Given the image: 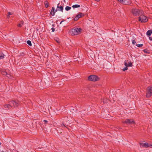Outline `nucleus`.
<instances>
[{
	"instance_id": "f257e3e1",
	"label": "nucleus",
	"mask_w": 152,
	"mask_h": 152,
	"mask_svg": "<svg viewBox=\"0 0 152 152\" xmlns=\"http://www.w3.org/2000/svg\"><path fill=\"white\" fill-rule=\"evenodd\" d=\"M82 31V29L80 28H74L71 29L69 33L72 35H76L80 34Z\"/></svg>"
},
{
	"instance_id": "f03ea898",
	"label": "nucleus",
	"mask_w": 152,
	"mask_h": 152,
	"mask_svg": "<svg viewBox=\"0 0 152 152\" xmlns=\"http://www.w3.org/2000/svg\"><path fill=\"white\" fill-rule=\"evenodd\" d=\"M132 12L133 14L135 16L142 14L143 12L142 10H139L137 9H133L132 10Z\"/></svg>"
},
{
	"instance_id": "7ed1b4c3",
	"label": "nucleus",
	"mask_w": 152,
	"mask_h": 152,
	"mask_svg": "<svg viewBox=\"0 0 152 152\" xmlns=\"http://www.w3.org/2000/svg\"><path fill=\"white\" fill-rule=\"evenodd\" d=\"M152 94V86L148 87L147 88L146 97L148 98L150 97Z\"/></svg>"
},
{
	"instance_id": "20e7f679",
	"label": "nucleus",
	"mask_w": 152,
	"mask_h": 152,
	"mask_svg": "<svg viewBox=\"0 0 152 152\" xmlns=\"http://www.w3.org/2000/svg\"><path fill=\"white\" fill-rule=\"evenodd\" d=\"M139 17V21L141 23H145L148 21V19L146 16L144 15L140 14Z\"/></svg>"
},
{
	"instance_id": "39448f33",
	"label": "nucleus",
	"mask_w": 152,
	"mask_h": 152,
	"mask_svg": "<svg viewBox=\"0 0 152 152\" xmlns=\"http://www.w3.org/2000/svg\"><path fill=\"white\" fill-rule=\"evenodd\" d=\"M99 77L95 75H91L88 77V79L89 80L92 81H96L99 80Z\"/></svg>"
},
{
	"instance_id": "423d86ee",
	"label": "nucleus",
	"mask_w": 152,
	"mask_h": 152,
	"mask_svg": "<svg viewBox=\"0 0 152 152\" xmlns=\"http://www.w3.org/2000/svg\"><path fill=\"white\" fill-rule=\"evenodd\" d=\"M120 3L126 5H129L130 3V0H117Z\"/></svg>"
},
{
	"instance_id": "0eeeda50",
	"label": "nucleus",
	"mask_w": 152,
	"mask_h": 152,
	"mask_svg": "<svg viewBox=\"0 0 152 152\" xmlns=\"http://www.w3.org/2000/svg\"><path fill=\"white\" fill-rule=\"evenodd\" d=\"M124 123H126V124H134L135 122L132 119H127L125 121H123Z\"/></svg>"
},
{
	"instance_id": "6e6552de",
	"label": "nucleus",
	"mask_w": 152,
	"mask_h": 152,
	"mask_svg": "<svg viewBox=\"0 0 152 152\" xmlns=\"http://www.w3.org/2000/svg\"><path fill=\"white\" fill-rule=\"evenodd\" d=\"M10 103L12 104V107H17L19 104V103L18 101H10Z\"/></svg>"
},
{
	"instance_id": "1a4fd4ad",
	"label": "nucleus",
	"mask_w": 152,
	"mask_h": 152,
	"mask_svg": "<svg viewBox=\"0 0 152 152\" xmlns=\"http://www.w3.org/2000/svg\"><path fill=\"white\" fill-rule=\"evenodd\" d=\"M4 108L6 109H9L12 107V104L10 103V101L9 102L8 104H4Z\"/></svg>"
},
{
	"instance_id": "9d476101",
	"label": "nucleus",
	"mask_w": 152,
	"mask_h": 152,
	"mask_svg": "<svg viewBox=\"0 0 152 152\" xmlns=\"http://www.w3.org/2000/svg\"><path fill=\"white\" fill-rule=\"evenodd\" d=\"M140 147H141L147 148L150 146H152L151 145H149L147 143H141L140 144Z\"/></svg>"
},
{
	"instance_id": "9b49d317",
	"label": "nucleus",
	"mask_w": 152,
	"mask_h": 152,
	"mask_svg": "<svg viewBox=\"0 0 152 152\" xmlns=\"http://www.w3.org/2000/svg\"><path fill=\"white\" fill-rule=\"evenodd\" d=\"M84 16V15L82 13H79L77 15L74 19V20L75 21L77 20H78L79 18L81 17L82 16Z\"/></svg>"
},
{
	"instance_id": "f8f14e48",
	"label": "nucleus",
	"mask_w": 152,
	"mask_h": 152,
	"mask_svg": "<svg viewBox=\"0 0 152 152\" xmlns=\"http://www.w3.org/2000/svg\"><path fill=\"white\" fill-rule=\"evenodd\" d=\"M124 65L126 66V67H129V66H132V64L131 62H129L128 64L127 63L126 61H124Z\"/></svg>"
},
{
	"instance_id": "ddd939ff",
	"label": "nucleus",
	"mask_w": 152,
	"mask_h": 152,
	"mask_svg": "<svg viewBox=\"0 0 152 152\" xmlns=\"http://www.w3.org/2000/svg\"><path fill=\"white\" fill-rule=\"evenodd\" d=\"M0 72L1 74L4 75H7V73L6 72L5 70L1 69L0 70Z\"/></svg>"
},
{
	"instance_id": "4468645a",
	"label": "nucleus",
	"mask_w": 152,
	"mask_h": 152,
	"mask_svg": "<svg viewBox=\"0 0 152 152\" xmlns=\"http://www.w3.org/2000/svg\"><path fill=\"white\" fill-rule=\"evenodd\" d=\"M55 8L54 7H52V8L51 10L50 13L52 16H53L55 15Z\"/></svg>"
},
{
	"instance_id": "2eb2a0df",
	"label": "nucleus",
	"mask_w": 152,
	"mask_h": 152,
	"mask_svg": "<svg viewBox=\"0 0 152 152\" xmlns=\"http://www.w3.org/2000/svg\"><path fill=\"white\" fill-rule=\"evenodd\" d=\"M152 33V30H148L146 33V34L148 36H150Z\"/></svg>"
},
{
	"instance_id": "dca6fc26",
	"label": "nucleus",
	"mask_w": 152,
	"mask_h": 152,
	"mask_svg": "<svg viewBox=\"0 0 152 152\" xmlns=\"http://www.w3.org/2000/svg\"><path fill=\"white\" fill-rule=\"evenodd\" d=\"M80 7V6L78 4H75V5H73L72 6V7L73 8H79V7Z\"/></svg>"
},
{
	"instance_id": "f3484780",
	"label": "nucleus",
	"mask_w": 152,
	"mask_h": 152,
	"mask_svg": "<svg viewBox=\"0 0 152 152\" xmlns=\"http://www.w3.org/2000/svg\"><path fill=\"white\" fill-rule=\"evenodd\" d=\"M59 3H58V5H57V8H59V9H60V10L62 12L63 11V7L62 6H60V7H59Z\"/></svg>"
},
{
	"instance_id": "a211bd4d",
	"label": "nucleus",
	"mask_w": 152,
	"mask_h": 152,
	"mask_svg": "<svg viewBox=\"0 0 152 152\" xmlns=\"http://www.w3.org/2000/svg\"><path fill=\"white\" fill-rule=\"evenodd\" d=\"M23 21H21L20 23H19L18 25V27H21L22 26H23Z\"/></svg>"
},
{
	"instance_id": "6ab92c4d",
	"label": "nucleus",
	"mask_w": 152,
	"mask_h": 152,
	"mask_svg": "<svg viewBox=\"0 0 152 152\" xmlns=\"http://www.w3.org/2000/svg\"><path fill=\"white\" fill-rule=\"evenodd\" d=\"M71 9V7L69 6H67L65 7V10L66 11H68L70 10Z\"/></svg>"
},
{
	"instance_id": "aec40b11",
	"label": "nucleus",
	"mask_w": 152,
	"mask_h": 152,
	"mask_svg": "<svg viewBox=\"0 0 152 152\" xmlns=\"http://www.w3.org/2000/svg\"><path fill=\"white\" fill-rule=\"evenodd\" d=\"M4 58V55L3 54H0V59H3Z\"/></svg>"
},
{
	"instance_id": "412c9836",
	"label": "nucleus",
	"mask_w": 152,
	"mask_h": 152,
	"mask_svg": "<svg viewBox=\"0 0 152 152\" xmlns=\"http://www.w3.org/2000/svg\"><path fill=\"white\" fill-rule=\"evenodd\" d=\"M45 4L46 7L47 8L48 7V2L47 1H46L45 2Z\"/></svg>"
},
{
	"instance_id": "4be33fe9",
	"label": "nucleus",
	"mask_w": 152,
	"mask_h": 152,
	"mask_svg": "<svg viewBox=\"0 0 152 152\" xmlns=\"http://www.w3.org/2000/svg\"><path fill=\"white\" fill-rule=\"evenodd\" d=\"M27 43L28 45L29 46H31V42L30 40H28L27 41Z\"/></svg>"
},
{
	"instance_id": "5701e85b",
	"label": "nucleus",
	"mask_w": 152,
	"mask_h": 152,
	"mask_svg": "<svg viewBox=\"0 0 152 152\" xmlns=\"http://www.w3.org/2000/svg\"><path fill=\"white\" fill-rule=\"evenodd\" d=\"M12 13L10 12H9L8 13V15H7V17L8 18H9L10 17V15H12Z\"/></svg>"
},
{
	"instance_id": "b1692460",
	"label": "nucleus",
	"mask_w": 152,
	"mask_h": 152,
	"mask_svg": "<svg viewBox=\"0 0 152 152\" xmlns=\"http://www.w3.org/2000/svg\"><path fill=\"white\" fill-rule=\"evenodd\" d=\"M55 40L56 41V42L58 43H59L60 42V40L59 39H58V38H56L55 39Z\"/></svg>"
},
{
	"instance_id": "393cba45",
	"label": "nucleus",
	"mask_w": 152,
	"mask_h": 152,
	"mask_svg": "<svg viewBox=\"0 0 152 152\" xmlns=\"http://www.w3.org/2000/svg\"><path fill=\"white\" fill-rule=\"evenodd\" d=\"M136 45L138 47H142V46L143 45L142 44H137V45Z\"/></svg>"
},
{
	"instance_id": "a878e982",
	"label": "nucleus",
	"mask_w": 152,
	"mask_h": 152,
	"mask_svg": "<svg viewBox=\"0 0 152 152\" xmlns=\"http://www.w3.org/2000/svg\"><path fill=\"white\" fill-rule=\"evenodd\" d=\"M7 75V77H8V78H10L11 79H12V78L11 77V76L10 75L7 74V75Z\"/></svg>"
},
{
	"instance_id": "bb28decb",
	"label": "nucleus",
	"mask_w": 152,
	"mask_h": 152,
	"mask_svg": "<svg viewBox=\"0 0 152 152\" xmlns=\"http://www.w3.org/2000/svg\"><path fill=\"white\" fill-rule=\"evenodd\" d=\"M127 67H128L126 66L123 69V70L124 71H125L127 70L128 69Z\"/></svg>"
},
{
	"instance_id": "cd10ccee",
	"label": "nucleus",
	"mask_w": 152,
	"mask_h": 152,
	"mask_svg": "<svg viewBox=\"0 0 152 152\" xmlns=\"http://www.w3.org/2000/svg\"><path fill=\"white\" fill-rule=\"evenodd\" d=\"M132 42L133 44L134 45L136 43V41L134 40H132Z\"/></svg>"
},
{
	"instance_id": "c85d7f7f",
	"label": "nucleus",
	"mask_w": 152,
	"mask_h": 152,
	"mask_svg": "<svg viewBox=\"0 0 152 152\" xmlns=\"http://www.w3.org/2000/svg\"><path fill=\"white\" fill-rule=\"evenodd\" d=\"M149 39L150 40L152 41V37H149Z\"/></svg>"
},
{
	"instance_id": "c756f323",
	"label": "nucleus",
	"mask_w": 152,
	"mask_h": 152,
	"mask_svg": "<svg viewBox=\"0 0 152 152\" xmlns=\"http://www.w3.org/2000/svg\"><path fill=\"white\" fill-rule=\"evenodd\" d=\"M43 121L45 123H47L48 122V121L46 120H44Z\"/></svg>"
},
{
	"instance_id": "7c9ffc66",
	"label": "nucleus",
	"mask_w": 152,
	"mask_h": 152,
	"mask_svg": "<svg viewBox=\"0 0 152 152\" xmlns=\"http://www.w3.org/2000/svg\"><path fill=\"white\" fill-rule=\"evenodd\" d=\"M52 29L53 32H54L55 31V29L53 28H52Z\"/></svg>"
},
{
	"instance_id": "2f4dec72",
	"label": "nucleus",
	"mask_w": 152,
	"mask_h": 152,
	"mask_svg": "<svg viewBox=\"0 0 152 152\" xmlns=\"http://www.w3.org/2000/svg\"><path fill=\"white\" fill-rule=\"evenodd\" d=\"M144 52L145 53H147V51H146V50H144Z\"/></svg>"
},
{
	"instance_id": "473e14b6",
	"label": "nucleus",
	"mask_w": 152,
	"mask_h": 152,
	"mask_svg": "<svg viewBox=\"0 0 152 152\" xmlns=\"http://www.w3.org/2000/svg\"><path fill=\"white\" fill-rule=\"evenodd\" d=\"M63 22V21H61L60 23V24H61Z\"/></svg>"
},
{
	"instance_id": "72a5a7b5",
	"label": "nucleus",
	"mask_w": 152,
	"mask_h": 152,
	"mask_svg": "<svg viewBox=\"0 0 152 152\" xmlns=\"http://www.w3.org/2000/svg\"><path fill=\"white\" fill-rule=\"evenodd\" d=\"M96 1H99L100 0H95Z\"/></svg>"
},
{
	"instance_id": "f704fd0d",
	"label": "nucleus",
	"mask_w": 152,
	"mask_h": 152,
	"mask_svg": "<svg viewBox=\"0 0 152 152\" xmlns=\"http://www.w3.org/2000/svg\"><path fill=\"white\" fill-rule=\"evenodd\" d=\"M1 152H4V151H2Z\"/></svg>"
}]
</instances>
